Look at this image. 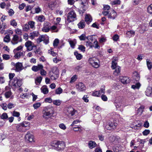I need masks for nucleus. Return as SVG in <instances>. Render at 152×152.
I'll list each match as a JSON object with an SVG mask.
<instances>
[{"label":"nucleus","mask_w":152,"mask_h":152,"mask_svg":"<svg viewBox=\"0 0 152 152\" xmlns=\"http://www.w3.org/2000/svg\"><path fill=\"white\" fill-rule=\"evenodd\" d=\"M10 41V38L9 35H6L4 38V41L5 42H9Z\"/></svg>","instance_id":"38"},{"label":"nucleus","mask_w":152,"mask_h":152,"mask_svg":"<svg viewBox=\"0 0 152 152\" xmlns=\"http://www.w3.org/2000/svg\"><path fill=\"white\" fill-rule=\"evenodd\" d=\"M25 45L28 51L31 50L34 48L33 44L30 41H28L26 42L25 44Z\"/></svg>","instance_id":"11"},{"label":"nucleus","mask_w":152,"mask_h":152,"mask_svg":"<svg viewBox=\"0 0 152 152\" xmlns=\"http://www.w3.org/2000/svg\"><path fill=\"white\" fill-rule=\"evenodd\" d=\"M78 49L81 51L84 52L85 51V48L82 45H80L78 47Z\"/></svg>","instance_id":"63"},{"label":"nucleus","mask_w":152,"mask_h":152,"mask_svg":"<svg viewBox=\"0 0 152 152\" xmlns=\"http://www.w3.org/2000/svg\"><path fill=\"white\" fill-rule=\"evenodd\" d=\"M24 53L23 51L15 52L14 57L16 58H19L21 56H24Z\"/></svg>","instance_id":"22"},{"label":"nucleus","mask_w":152,"mask_h":152,"mask_svg":"<svg viewBox=\"0 0 152 152\" xmlns=\"http://www.w3.org/2000/svg\"><path fill=\"white\" fill-rule=\"evenodd\" d=\"M43 66L41 64H38L37 66H34L31 68L32 70L35 72H37L39 70H41L43 68Z\"/></svg>","instance_id":"18"},{"label":"nucleus","mask_w":152,"mask_h":152,"mask_svg":"<svg viewBox=\"0 0 152 152\" xmlns=\"http://www.w3.org/2000/svg\"><path fill=\"white\" fill-rule=\"evenodd\" d=\"M74 55L76 56L77 59L80 60L82 58V56L80 54H79L77 52H74Z\"/></svg>","instance_id":"41"},{"label":"nucleus","mask_w":152,"mask_h":152,"mask_svg":"<svg viewBox=\"0 0 152 152\" xmlns=\"http://www.w3.org/2000/svg\"><path fill=\"white\" fill-rule=\"evenodd\" d=\"M15 104H12L11 103H9L7 105L8 108L11 109L15 107Z\"/></svg>","instance_id":"54"},{"label":"nucleus","mask_w":152,"mask_h":152,"mask_svg":"<svg viewBox=\"0 0 152 152\" xmlns=\"http://www.w3.org/2000/svg\"><path fill=\"white\" fill-rule=\"evenodd\" d=\"M135 34V31H127L126 34V36L129 38H130L134 36Z\"/></svg>","instance_id":"25"},{"label":"nucleus","mask_w":152,"mask_h":152,"mask_svg":"<svg viewBox=\"0 0 152 152\" xmlns=\"http://www.w3.org/2000/svg\"><path fill=\"white\" fill-rule=\"evenodd\" d=\"M85 21L88 24L91 22L92 21L91 16L90 15H87L85 17Z\"/></svg>","instance_id":"33"},{"label":"nucleus","mask_w":152,"mask_h":152,"mask_svg":"<svg viewBox=\"0 0 152 152\" xmlns=\"http://www.w3.org/2000/svg\"><path fill=\"white\" fill-rule=\"evenodd\" d=\"M65 147V144L63 141H58L56 149L58 151L63 150Z\"/></svg>","instance_id":"12"},{"label":"nucleus","mask_w":152,"mask_h":152,"mask_svg":"<svg viewBox=\"0 0 152 152\" xmlns=\"http://www.w3.org/2000/svg\"><path fill=\"white\" fill-rule=\"evenodd\" d=\"M53 104L55 105L59 106L61 104V101L59 100H56L53 101Z\"/></svg>","instance_id":"55"},{"label":"nucleus","mask_w":152,"mask_h":152,"mask_svg":"<svg viewBox=\"0 0 152 152\" xmlns=\"http://www.w3.org/2000/svg\"><path fill=\"white\" fill-rule=\"evenodd\" d=\"M8 118V115L6 113H4L1 115V118L2 119H6Z\"/></svg>","instance_id":"45"},{"label":"nucleus","mask_w":152,"mask_h":152,"mask_svg":"<svg viewBox=\"0 0 152 152\" xmlns=\"http://www.w3.org/2000/svg\"><path fill=\"white\" fill-rule=\"evenodd\" d=\"M94 47H94L95 48L97 49H99L100 48V46L98 45V42L97 41H95L94 42Z\"/></svg>","instance_id":"58"},{"label":"nucleus","mask_w":152,"mask_h":152,"mask_svg":"<svg viewBox=\"0 0 152 152\" xmlns=\"http://www.w3.org/2000/svg\"><path fill=\"white\" fill-rule=\"evenodd\" d=\"M56 4L55 2L54 1H53L50 2L49 3V5H48V7L50 8L51 10H53L55 7Z\"/></svg>","instance_id":"31"},{"label":"nucleus","mask_w":152,"mask_h":152,"mask_svg":"<svg viewBox=\"0 0 152 152\" xmlns=\"http://www.w3.org/2000/svg\"><path fill=\"white\" fill-rule=\"evenodd\" d=\"M42 31L44 32H48V25L47 24H44V26L42 29Z\"/></svg>","instance_id":"61"},{"label":"nucleus","mask_w":152,"mask_h":152,"mask_svg":"<svg viewBox=\"0 0 152 152\" xmlns=\"http://www.w3.org/2000/svg\"><path fill=\"white\" fill-rule=\"evenodd\" d=\"M145 93L147 96L152 97V87L148 86L145 91Z\"/></svg>","instance_id":"19"},{"label":"nucleus","mask_w":152,"mask_h":152,"mask_svg":"<svg viewBox=\"0 0 152 152\" xmlns=\"http://www.w3.org/2000/svg\"><path fill=\"white\" fill-rule=\"evenodd\" d=\"M36 18H37L38 20L40 22H42L45 20L44 16L42 15H40L37 16Z\"/></svg>","instance_id":"40"},{"label":"nucleus","mask_w":152,"mask_h":152,"mask_svg":"<svg viewBox=\"0 0 152 152\" xmlns=\"http://www.w3.org/2000/svg\"><path fill=\"white\" fill-rule=\"evenodd\" d=\"M7 12L10 16H12L14 14L15 12L14 10L11 9H9L7 11Z\"/></svg>","instance_id":"50"},{"label":"nucleus","mask_w":152,"mask_h":152,"mask_svg":"<svg viewBox=\"0 0 152 152\" xmlns=\"http://www.w3.org/2000/svg\"><path fill=\"white\" fill-rule=\"evenodd\" d=\"M29 37V35H28L27 33H24L23 35V38L26 41L28 40Z\"/></svg>","instance_id":"62"},{"label":"nucleus","mask_w":152,"mask_h":152,"mask_svg":"<svg viewBox=\"0 0 152 152\" xmlns=\"http://www.w3.org/2000/svg\"><path fill=\"white\" fill-rule=\"evenodd\" d=\"M141 86V84L139 82H137V83L134 85H132L131 88L134 89H139Z\"/></svg>","instance_id":"32"},{"label":"nucleus","mask_w":152,"mask_h":152,"mask_svg":"<svg viewBox=\"0 0 152 152\" xmlns=\"http://www.w3.org/2000/svg\"><path fill=\"white\" fill-rule=\"evenodd\" d=\"M30 27L28 24H26L23 27V30L25 31H28Z\"/></svg>","instance_id":"42"},{"label":"nucleus","mask_w":152,"mask_h":152,"mask_svg":"<svg viewBox=\"0 0 152 152\" xmlns=\"http://www.w3.org/2000/svg\"><path fill=\"white\" fill-rule=\"evenodd\" d=\"M105 89L104 86H102L100 90L98 91L99 93H100L101 95V94H104L105 93Z\"/></svg>","instance_id":"60"},{"label":"nucleus","mask_w":152,"mask_h":152,"mask_svg":"<svg viewBox=\"0 0 152 152\" xmlns=\"http://www.w3.org/2000/svg\"><path fill=\"white\" fill-rule=\"evenodd\" d=\"M76 87L78 91H83L86 89V87L82 83L80 82L76 85Z\"/></svg>","instance_id":"13"},{"label":"nucleus","mask_w":152,"mask_h":152,"mask_svg":"<svg viewBox=\"0 0 152 152\" xmlns=\"http://www.w3.org/2000/svg\"><path fill=\"white\" fill-rule=\"evenodd\" d=\"M42 115L43 119L47 121L48 119V108L46 107L44 108L42 111Z\"/></svg>","instance_id":"17"},{"label":"nucleus","mask_w":152,"mask_h":152,"mask_svg":"<svg viewBox=\"0 0 152 152\" xmlns=\"http://www.w3.org/2000/svg\"><path fill=\"white\" fill-rule=\"evenodd\" d=\"M58 142V141H53L51 142L50 145L49 146V148H52L50 147L52 146V148H53L54 149H56V145H57Z\"/></svg>","instance_id":"27"},{"label":"nucleus","mask_w":152,"mask_h":152,"mask_svg":"<svg viewBox=\"0 0 152 152\" xmlns=\"http://www.w3.org/2000/svg\"><path fill=\"white\" fill-rule=\"evenodd\" d=\"M148 11L149 13L152 14V4H151L148 7Z\"/></svg>","instance_id":"64"},{"label":"nucleus","mask_w":152,"mask_h":152,"mask_svg":"<svg viewBox=\"0 0 152 152\" xmlns=\"http://www.w3.org/2000/svg\"><path fill=\"white\" fill-rule=\"evenodd\" d=\"M117 124L116 123H109L106 126V128L108 130H110L111 129H115L116 128Z\"/></svg>","instance_id":"16"},{"label":"nucleus","mask_w":152,"mask_h":152,"mask_svg":"<svg viewBox=\"0 0 152 152\" xmlns=\"http://www.w3.org/2000/svg\"><path fill=\"white\" fill-rule=\"evenodd\" d=\"M77 78V76L76 75H74L71 78V80L70 81V83H72L75 82Z\"/></svg>","instance_id":"56"},{"label":"nucleus","mask_w":152,"mask_h":152,"mask_svg":"<svg viewBox=\"0 0 152 152\" xmlns=\"http://www.w3.org/2000/svg\"><path fill=\"white\" fill-rule=\"evenodd\" d=\"M15 31L17 35H21L22 33V31L21 29L18 28L15 29Z\"/></svg>","instance_id":"44"},{"label":"nucleus","mask_w":152,"mask_h":152,"mask_svg":"<svg viewBox=\"0 0 152 152\" xmlns=\"http://www.w3.org/2000/svg\"><path fill=\"white\" fill-rule=\"evenodd\" d=\"M77 15L74 11H72L69 12L67 14V18L66 21V24H67V22L68 23H70L73 21L76 20Z\"/></svg>","instance_id":"2"},{"label":"nucleus","mask_w":152,"mask_h":152,"mask_svg":"<svg viewBox=\"0 0 152 152\" xmlns=\"http://www.w3.org/2000/svg\"><path fill=\"white\" fill-rule=\"evenodd\" d=\"M80 0L81 3L79 12L80 14H83L88 8V2L87 0Z\"/></svg>","instance_id":"3"},{"label":"nucleus","mask_w":152,"mask_h":152,"mask_svg":"<svg viewBox=\"0 0 152 152\" xmlns=\"http://www.w3.org/2000/svg\"><path fill=\"white\" fill-rule=\"evenodd\" d=\"M21 124L24 128L27 127L28 129H29V127L30 126V123L29 122L27 121H25Z\"/></svg>","instance_id":"39"},{"label":"nucleus","mask_w":152,"mask_h":152,"mask_svg":"<svg viewBox=\"0 0 152 152\" xmlns=\"http://www.w3.org/2000/svg\"><path fill=\"white\" fill-rule=\"evenodd\" d=\"M53 108V107L48 108V120L50 121H52L54 117Z\"/></svg>","instance_id":"10"},{"label":"nucleus","mask_w":152,"mask_h":152,"mask_svg":"<svg viewBox=\"0 0 152 152\" xmlns=\"http://www.w3.org/2000/svg\"><path fill=\"white\" fill-rule=\"evenodd\" d=\"M85 23L83 21H81L78 24V27L80 28H83L85 26Z\"/></svg>","instance_id":"36"},{"label":"nucleus","mask_w":152,"mask_h":152,"mask_svg":"<svg viewBox=\"0 0 152 152\" xmlns=\"http://www.w3.org/2000/svg\"><path fill=\"white\" fill-rule=\"evenodd\" d=\"M48 37L46 35H42L39 37L37 40V42L39 43L42 41H43L45 44L48 43Z\"/></svg>","instance_id":"8"},{"label":"nucleus","mask_w":152,"mask_h":152,"mask_svg":"<svg viewBox=\"0 0 152 152\" xmlns=\"http://www.w3.org/2000/svg\"><path fill=\"white\" fill-rule=\"evenodd\" d=\"M28 24L29 27L32 29H34L35 27L34 26L35 22L33 21H29L28 22Z\"/></svg>","instance_id":"34"},{"label":"nucleus","mask_w":152,"mask_h":152,"mask_svg":"<svg viewBox=\"0 0 152 152\" xmlns=\"http://www.w3.org/2000/svg\"><path fill=\"white\" fill-rule=\"evenodd\" d=\"M22 38L21 37H20L17 34L13 35V37L11 41V43L15 45L17 44L18 42L22 41Z\"/></svg>","instance_id":"5"},{"label":"nucleus","mask_w":152,"mask_h":152,"mask_svg":"<svg viewBox=\"0 0 152 152\" xmlns=\"http://www.w3.org/2000/svg\"><path fill=\"white\" fill-rule=\"evenodd\" d=\"M59 76L58 70L56 67H53L51 69L49 72V76L51 80H54L58 78Z\"/></svg>","instance_id":"1"},{"label":"nucleus","mask_w":152,"mask_h":152,"mask_svg":"<svg viewBox=\"0 0 152 152\" xmlns=\"http://www.w3.org/2000/svg\"><path fill=\"white\" fill-rule=\"evenodd\" d=\"M11 64L15 66V70L16 72H20L23 69V64L21 63L18 62L15 63L12 62H11Z\"/></svg>","instance_id":"7"},{"label":"nucleus","mask_w":152,"mask_h":152,"mask_svg":"<svg viewBox=\"0 0 152 152\" xmlns=\"http://www.w3.org/2000/svg\"><path fill=\"white\" fill-rule=\"evenodd\" d=\"M96 144L94 141H90L88 143V145L89 148L91 149L93 148L96 146Z\"/></svg>","instance_id":"29"},{"label":"nucleus","mask_w":152,"mask_h":152,"mask_svg":"<svg viewBox=\"0 0 152 152\" xmlns=\"http://www.w3.org/2000/svg\"><path fill=\"white\" fill-rule=\"evenodd\" d=\"M76 112V111L72 107H70L67 108L66 113L68 115L70 116L74 115Z\"/></svg>","instance_id":"14"},{"label":"nucleus","mask_w":152,"mask_h":152,"mask_svg":"<svg viewBox=\"0 0 152 152\" xmlns=\"http://www.w3.org/2000/svg\"><path fill=\"white\" fill-rule=\"evenodd\" d=\"M39 34L38 31H34L29 34V38L31 40L33 39L36 37H37L39 35Z\"/></svg>","instance_id":"15"},{"label":"nucleus","mask_w":152,"mask_h":152,"mask_svg":"<svg viewBox=\"0 0 152 152\" xmlns=\"http://www.w3.org/2000/svg\"><path fill=\"white\" fill-rule=\"evenodd\" d=\"M93 95L94 96L99 97L101 96V94L99 93L98 91H96L93 93Z\"/></svg>","instance_id":"57"},{"label":"nucleus","mask_w":152,"mask_h":152,"mask_svg":"<svg viewBox=\"0 0 152 152\" xmlns=\"http://www.w3.org/2000/svg\"><path fill=\"white\" fill-rule=\"evenodd\" d=\"M1 106L2 107V109L4 110H6L8 107L6 103H2L1 104Z\"/></svg>","instance_id":"59"},{"label":"nucleus","mask_w":152,"mask_h":152,"mask_svg":"<svg viewBox=\"0 0 152 152\" xmlns=\"http://www.w3.org/2000/svg\"><path fill=\"white\" fill-rule=\"evenodd\" d=\"M117 62L116 60H113L112 61L111 67L112 69H114L115 68L118 66H117Z\"/></svg>","instance_id":"37"},{"label":"nucleus","mask_w":152,"mask_h":152,"mask_svg":"<svg viewBox=\"0 0 152 152\" xmlns=\"http://www.w3.org/2000/svg\"><path fill=\"white\" fill-rule=\"evenodd\" d=\"M112 11V12H110L108 15V18H109L114 19L117 17V14L113 10Z\"/></svg>","instance_id":"21"},{"label":"nucleus","mask_w":152,"mask_h":152,"mask_svg":"<svg viewBox=\"0 0 152 152\" xmlns=\"http://www.w3.org/2000/svg\"><path fill=\"white\" fill-rule=\"evenodd\" d=\"M146 64L148 69L150 70L152 68V63L150 59L146 60Z\"/></svg>","instance_id":"30"},{"label":"nucleus","mask_w":152,"mask_h":152,"mask_svg":"<svg viewBox=\"0 0 152 152\" xmlns=\"http://www.w3.org/2000/svg\"><path fill=\"white\" fill-rule=\"evenodd\" d=\"M59 40L58 39H56L53 41V45L54 47H57L59 43Z\"/></svg>","instance_id":"49"},{"label":"nucleus","mask_w":152,"mask_h":152,"mask_svg":"<svg viewBox=\"0 0 152 152\" xmlns=\"http://www.w3.org/2000/svg\"><path fill=\"white\" fill-rule=\"evenodd\" d=\"M41 106V104L39 102H37L33 104V106L34 109H36L39 107Z\"/></svg>","instance_id":"53"},{"label":"nucleus","mask_w":152,"mask_h":152,"mask_svg":"<svg viewBox=\"0 0 152 152\" xmlns=\"http://www.w3.org/2000/svg\"><path fill=\"white\" fill-rule=\"evenodd\" d=\"M88 41L86 42V46H89L90 48H92L94 47V45H93L92 42L93 41V38L91 36H88L86 37Z\"/></svg>","instance_id":"9"},{"label":"nucleus","mask_w":152,"mask_h":152,"mask_svg":"<svg viewBox=\"0 0 152 152\" xmlns=\"http://www.w3.org/2000/svg\"><path fill=\"white\" fill-rule=\"evenodd\" d=\"M12 85L15 88L20 87L22 84V81L21 80L18 79L16 77H15L12 80Z\"/></svg>","instance_id":"6"},{"label":"nucleus","mask_w":152,"mask_h":152,"mask_svg":"<svg viewBox=\"0 0 152 152\" xmlns=\"http://www.w3.org/2000/svg\"><path fill=\"white\" fill-rule=\"evenodd\" d=\"M62 89L59 87L55 90V93L56 94H60L62 93Z\"/></svg>","instance_id":"48"},{"label":"nucleus","mask_w":152,"mask_h":152,"mask_svg":"<svg viewBox=\"0 0 152 152\" xmlns=\"http://www.w3.org/2000/svg\"><path fill=\"white\" fill-rule=\"evenodd\" d=\"M115 70L114 71L113 74L115 75H118L120 74L121 71V67L119 66L116 67L115 68Z\"/></svg>","instance_id":"26"},{"label":"nucleus","mask_w":152,"mask_h":152,"mask_svg":"<svg viewBox=\"0 0 152 152\" xmlns=\"http://www.w3.org/2000/svg\"><path fill=\"white\" fill-rule=\"evenodd\" d=\"M121 82L123 84H127L129 83L130 80L128 77H123L121 78Z\"/></svg>","instance_id":"24"},{"label":"nucleus","mask_w":152,"mask_h":152,"mask_svg":"<svg viewBox=\"0 0 152 152\" xmlns=\"http://www.w3.org/2000/svg\"><path fill=\"white\" fill-rule=\"evenodd\" d=\"M25 138L26 140H27L29 142H32L34 140V137L32 134L28 132L26 134L25 136Z\"/></svg>","instance_id":"20"},{"label":"nucleus","mask_w":152,"mask_h":152,"mask_svg":"<svg viewBox=\"0 0 152 152\" xmlns=\"http://www.w3.org/2000/svg\"><path fill=\"white\" fill-rule=\"evenodd\" d=\"M42 79V78L40 76L37 77L35 79V83L37 84H39L41 82Z\"/></svg>","instance_id":"43"},{"label":"nucleus","mask_w":152,"mask_h":152,"mask_svg":"<svg viewBox=\"0 0 152 152\" xmlns=\"http://www.w3.org/2000/svg\"><path fill=\"white\" fill-rule=\"evenodd\" d=\"M48 53L53 56H57V53L53 52L52 49L48 50Z\"/></svg>","instance_id":"47"},{"label":"nucleus","mask_w":152,"mask_h":152,"mask_svg":"<svg viewBox=\"0 0 152 152\" xmlns=\"http://www.w3.org/2000/svg\"><path fill=\"white\" fill-rule=\"evenodd\" d=\"M17 130L19 132L23 131H24V128L21 124L17 125L16 126Z\"/></svg>","instance_id":"28"},{"label":"nucleus","mask_w":152,"mask_h":152,"mask_svg":"<svg viewBox=\"0 0 152 152\" xmlns=\"http://www.w3.org/2000/svg\"><path fill=\"white\" fill-rule=\"evenodd\" d=\"M3 58L5 60H9L10 58V56L7 54H4L2 56Z\"/></svg>","instance_id":"52"},{"label":"nucleus","mask_w":152,"mask_h":152,"mask_svg":"<svg viewBox=\"0 0 152 152\" xmlns=\"http://www.w3.org/2000/svg\"><path fill=\"white\" fill-rule=\"evenodd\" d=\"M20 115V113L19 112L16 111L15 110H14L12 113V116L16 117H19Z\"/></svg>","instance_id":"46"},{"label":"nucleus","mask_w":152,"mask_h":152,"mask_svg":"<svg viewBox=\"0 0 152 152\" xmlns=\"http://www.w3.org/2000/svg\"><path fill=\"white\" fill-rule=\"evenodd\" d=\"M89 62L93 67L97 68L99 67V64L98 60L95 57L90 58H89Z\"/></svg>","instance_id":"4"},{"label":"nucleus","mask_w":152,"mask_h":152,"mask_svg":"<svg viewBox=\"0 0 152 152\" xmlns=\"http://www.w3.org/2000/svg\"><path fill=\"white\" fill-rule=\"evenodd\" d=\"M133 80L136 81V82H138L140 79V76L139 75L137 72H134L133 73Z\"/></svg>","instance_id":"23"},{"label":"nucleus","mask_w":152,"mask_h":152,"mask_svg":"<svg viewBox=\"0 0 152 152\" xmlns=\"http://www.w3.org/2000/svg\"><path fill=\"white\" fill-rule=\"evenodd\" d=\"M42 93L45 94L48 93V88L46 86H43L41 88Z\"/></svg>","instance_id":"35"},{"label":"nucleus","mask_w":152,"mask_h":152,"mask_svg":"<svg viewBox=\"0 0 152 152\" xmlns=\"http://www.w3.org/2000/svg\"><path fill=\"white\" fill-rule=\"evenodd\" d=\"M10 24L11 25L15 27L17 26V23L16 22L15 20L13 19L10 21Z\"/></svg>","instance_id":"51"}]
</instances>
